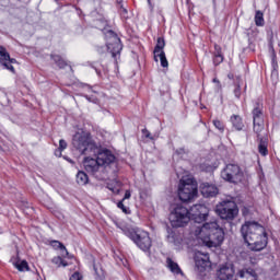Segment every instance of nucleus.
Listing matches in <instances>:
<instances>
[{"mask_svg": "<svg viewBox=\"0 0 280 280\" xmlns=\"http://www.w3.org/2000/svg\"><path fill=\"white\" fill-rule=\"evenodd\" d=\"M209 217V208L205 205H195L188 210L185 206L177 205L170 213L168 220L174 229L185 226L187 222L194 220L190 226L189 240L195 246L202 245L208 248H218L224 242V230L218 222H209L200 225Z\"/></svg>", "mask_w": 280, "mask_h": 280, "instance_id": "1", "label": "nucleus"}, {"mask_svg": "<svg viewBox=\"0 0 280 280\" xmlns=\"http://www.w3.org/2000/svg\"><path fill=\"white\" fill-rule=\"evenodd\" d=\"M243 240H245L249 250L259 252L268 246V235L266 228L255 221H247L241 228Z\"/></svg>", "mask_w": 280, "mask_h": 280, "instance_id": "2", "label": "nucleus"}, {"mask_svg": "<svg viewBox=\"0 0 280 280\" xmlns=\"http://www.w3.org/2000/svg\"><path fill=\"white\" fill-rule=\"evenodd\" d=\"M72 147L78 150L80 154L85 156H92L97 152V144L91 137V133L86 131H77L72 138Z\"/></svg>", "mask_w": 280, "mask_h": 280, "instance_id": "3", "label": "nucleus"}, {"mask_svg": "<svg viewBox=\"0 0 280 280\" xmlns=\"http://www.w3.org/2000/svg\"><path fill=\"white\" fill-rule=\"evenodd\" d=\"M178 197L182 202H191L198 198V184L191 177H183L178 185Z\"/></svg>", "mask_w": 280, "mask_h": 280, "instance_id": "4", "label": "nucleus"}, {"mask_svg": "<svg viewBox=\"0 0 280 280\" xmlns=\"http://www.w3.org/2000/svg\"><path fill=\"white\" fill-rule=\"evenodd\" d=\"M221 178L226 183L237 185L244 180V171L240 165L230 163L221 171Z\"/></svg>", "mask_w": 280, "mask_h": 280, "instance_id": "5", "label": "nucleus"}, {"mask_svg": "<svg viewBox=\"0 0 280 280\" xmlns=\"http://www.w3.org/2000/svg\"><path fill=\"white\" fill-rule=\"evenodd\" d=\"M217 213L222 220H234L235 215L238 213L237 205L231 200L222 201L219 206H217Z\"/></svg>", "mask_w": 280, "mask_h": 280, "instance_id": "6", "label": "nucleus"}, {"mask_svg": "<svg viewBox=\"0 0 280 280\" xmlns=\"http://www.w3.org/2000/svg\"><path fill=\"white\" fill-rule=\"evenodd\" d=\"M127 235L137 244V246L141 248V250H150L152 240L150 238V234H148V232L138 230L128 232Z\"/></svg>", "mask_w": 280, "mask_h": 280, "instance_id": "7", "label": "nucleus"}, {"mask_svg": "<svg viewBox=\"0 0 280 280\" xmlns=\"http://www.w3.org/2000/svg\"><path fill=\"white\" fill-rule=\"evenodd\" d=\"M92 156H95L101 165V167L106 170V167H110V165H115V154L108 149H102L97 145V151L92 153Z\"/></svg>", "mask_w": 280, "mask_h": 280, "instance_id": "8", "label": "nucleus"}, {"mask_svg": "<svg viewBox=\"0 0 280 280\" xmlns=\"http://www.w3.org/2000/svg\"><path fill=\"white\" fill-rule=\"evenodd\" d=\"M105 38L107 40V50L112 54L113 58H115L117 54H121V39H119L115 32L107 31Z\"/></svg>", "mask_w": 280, "mask_h": 280, "instance_id": "9", "label": "nucleus"}, {"mask_svg": "<svg viewBox=\"0 0 280 280\" xmlns=\"http://www.w3.org/2000/svg\"><path fill=\"white\" fill-rule=\"evenodd\" d=\"M253 119H254V132H256L257 137H260V132L264 130V107L261 105H257V107L253 110Z\"/></svg>", "mask_w": 280, "mask_h": 280, "instance_id": "10", "label": "nucleus"}, {"mask_svg": "<svg viewBox=\"0 0 280 280\" xmlns=\"http://www.w3.org/2000/svg\"><path fill=\"white\" fill-rule=\"evenodd\" d=\"M163 49H165V39L159 37L156 46L154 48V58L156 61L160 59L162 67H170V63L167 62V57H165V51H163Z\"/></svg>", "mask_w": 280, "mask_h": 280, "instance_id": "11", "label": "nucleus"}, {"mask_svg": "<svg viewBox=\"0 0 280 280\" xmlns=\"http://www.w3.org/2000/svg\"><path fill=\"white\" fill-rule=\"evenodd\" d=\"M83 167L85 171H88L89 174H97L100 172H104V168H102V165L100 164V160L97 158H85L83 160Z\"/></svg>", "mask_w": 280, "mask_h": 280, "instance_id": "12", "label": "nucleus"}, {"mask_svg": "<svg viewBox=\"0 0 280 280\" xmlns=\"http://www.w3.org/2000/svg\"><path fill=\"white\" fill-rule=\"evenodd\" d=\"M219 280H231L235 277V267L231 264L221 265L217 270Z\"/></svg>", "mask_w": 280, "mask_h": 280, "instance_id": "13", "label": "nucleus"}, {"mask_svg": "<svg viewBox=\"0 0 280 280\" xmlns=\"http://www.w3.org/2000/svg\"><path fill=\"white\" fill-rule=\"evenodd\" d=\"M195 266L199 272H205L209 268V255L197 252L195 254Z\"/></svg>", "mask_w": 280, "mask_h": 280, "instance_id": "14", "label": "nucleus"}, {"mask_svg": "<svg viewBox=\"0 0 280 280\" xmlns=\"http://www.w3.org/2000/svg\"><path fill=\"white\" fill-rule=\"evenodd\" d=\"M235 280H257V272L250 268H244L237 271Z\"/></svg>", "mask_w": 280, "mask_h": 280, "instance_id": "15", "label": "nucleus"}, {"mask_svg": "<svg viewBox=\"0 0 280 280\" xmlns=\"http://www.w3.org/2000/svg\"><path fill=\"white\" fill-rule=\"evenodd\" d=\"M201 194L206 198H213V196H218V187L215 185L203 183L200 186Z\"/></svg>", "mask_w": 280, "mask_h": 280, "instance_id": "16", "label": "nucleus"}, {"mask_svg": "<svg viewBox=\"0 0 280 280\" xmlns=\"http://www.w3.org/2000/svg\"><path fill=\"white\" fill-rule=\"evenodd\" d=\"M258 152L261 154V156H268V141L264 138H261L259 141Z\"/></svg>", "mask_w": 280, "mask_h": 280, "instance_id": "17", "label": "nucleus"}, {"mask_svg": "<svg viewBox=\"0 0 280 280\" xmlns=\"http://www.w3.org/2000/svg\"><path fill=\"white\" fill-rule=\"evenodd\" d=\"M167 241L170 244H174V246H180L183 244V238L180 236L176 235V233H174V232L168 234Z\"/></svg>", "mask_w": 280, "mask_h": 280, "instance_id": "18", "label": "nucleus"}, {"mask_svg": "<svg viewBox=\"0 0 280 280\" xmlns=\"http://www.w3.org/2000/svg\"><path fill=\"white\" fill-rule=\"evenodd\" d=\"M52 246L55 248L61 249V257H68L69 259H71V255H69V252L67 250V247L62 243H60L58 241H54Z\"/></svg>", "mask_w": 280, "mask_h": 280, "instance_id": "19", "label": "nucleus"}, {"mask_svg": "<svg viewBox=\"0 0 280 280\" xmlns=\"http://www.w3.org/2000/svg\"><path fill=\"white\" fill-rule=\"evenodd\" d=\"M77 183H78V185L89 184V175H86V173H84L83 171H80L77 174Z\"/></svg>", "mask_w": 280, "mask_h": 280, "instance_id": "20", "label": "nucleus"}, {"mask_svg": "<svg viewBox=\"0 0 280 280\" xmlns=\"http://www.w3.org/2000/svg\"><path fill=\"white\" fill-rule=\"evenodd\" d=\"M232 125L237 129L242 130L244 128V122H242V117L234 115L231 117Z\"/></svg>", "mask_w": 280, "mask_h": 280, "instance_id": "21", "label": "nucleus"}, {"mask_svg": "<svg viewBox=\"0 0 280 280\" xmlns=\"http://www.w3.org/2000/svg\"><path fill=\"white\" fill-rule=\"evenodd\" d=\"M167 266L171 270V272H174L175 275H180V267H178V264L174 262L172 259H167Z\"/></svg>", "mask_w": 280, "mask_h": 280, "instance_id": "22", "label": "nucleus"}, {"mask_svg": "<svg viewBox=\"0 0 280 280\" xmlns=\"http://www.w3.org/2000/svg\"><path fill=\"white\" fill-rule=\"evenodd\" d=\"M52 264H55L57 268H60V266H62L63 268H67V266H69V264H67V261H65V259H62L60 256L54 257Z\"/></svg>", "mask_w": 280, "mask_h": 280, "instance_id": "23", "label": "nucleus"}, {"mask_svg": "<svg viewBox=\"0 0 280 280\" xmlns=\"http://www.w3.org/2000/svg\"><path fill=\"white\" fill-rule=\"evenodd\" d=\"M0 60L1 62H8V60H10V54L3 46H0Z\"/></svg>", "mask_w": 280, "mask_h": 280, "instance_id": "24", "label": "nucleus"}, {"mask_svg": "<svg viewBox=\"0 0 280 280\" xmlns=\"http://www.w3.org/2000/svg\"><path fill=\"white\" fill-rule=\"evenodd\" d=\"M255 24H256L258 27L264 26V13H262L261 11H256Z\"/></svg>", "mask_w": 280, "mask_h": 280, "instance_id": "25", "label": "nucleus"}, {"mask_svg": "<svg viewBox=\"0 0 280 280\" xmlns=\"http://www.w3.org/2000/svg\"><path fill=\"white\" fill-rule=\"evenodd\" d=\"M15 268L20 272H25V271L30 270V265H27V262L25 260H22L21 262L15 264Z\"/></svg>", "mask_w": 280, "mask_h": 280, "instance_id": "26", "label": "nucleus"}, {"mask_svg": "<svg viewBox=\"0 0 280 280\" xmlns=\"http://www.w3.org/2000/svg\"><path fill=\"white\" fill-rule=\"evenodd\" d=\"M52 60H55L59 69H65V67H67V62H65V60H62V58L58 55H54Z\"/></svg>", "mask_w": 280, "mask_h": 280, "instance_id": "27", "label": "nucleus"}, {"mask_svg": "<svg viewBox=\"0 0 280 280\" xmlns=\"http://www.w3.org/2000/svg\"><path fill=\"white\" fill-rule=\"evenodd\" d=\"M213 126L219 130L220 132H224V124L222 121L214 119L213 120Z\"/></svg>", "mask_w": 280, "mask_h": 280, "instance_id": "28", "label": "nucleus"}, {"mask_svg": "<svg viewBox=\"0 0 280 280\" xmlns=\"http://www.w3.org/2000/svg\"><path fill=\"white\" fill-rule=\"evenodd\" d=\"M223 60H224V57H222V55H217L214 57V63L215 65H220L221 62H223Z\"/></svg>", "mask_w": 280, "mask_h": 280, "instance_id": "29", "label": "nucleus"}, {"mask_svg": "<svg viewBox=\"0 0 280 280\" xmlns=\"http://www.w3.org/2000/svg\"><path fill=\"white\" fill-rule=\"evenodd\" d=\"M235 97H240L242 95L240 83H236V88L234 90Z\"/></svg>", "mask_w": 280, "mask_h": 280, "instance_id": "30", "label": "nucleus"}, {"mask_svg": "<svg viewBox=\"0 0 280 280\" xmlns=\"http://www.w3.org/2000/svg\"><path fill=\"white\" fill-rule=\"evenodd\" d=\"M118 209H121L124 213H128V209L124 206V201H119L117 205Z\"/></svg>", "mask_w": 280, "mask_h": 280, "instance_id": "31", "label": "nucleus"}, {"mask_svg": "<svg viewBox=\"0 0 280 280\" xmlns=\"http://www.w3.org/2000/svg\"><path fill=\"white\" fill-rule=\"evenodd\" d=\"M59 150L60 151L67 150V141H65V140L59 141Z\"/></svg>", "mask_w": 280, "mask_h": 280, "instance_id": "32", "label": "nucleus"}, {"mask_svg": "<svg viewBox=\"0 0 280 280\" xmlns=\"http://www.w3.org/2000/svg\"><path fill=\"white\" fill-rule=\"evenodd\" d=\"M70 280H82V276L80 272H74L71 277Z\"/></svg>", "mask_w": 280, "mask_h": 280, "instance_id": "33", "label": "nucleus"}, {"mask_svg": "<svg viewBox=\"0 0 280 280\" xmlns=\"http://www.w3.org/2000/svg\"><path fill=\"white\" fill-rule=\"evenodd\" d=\"M142 133L144 135V137L147 139H151V141L154 139V138H152V135L150 133V131H148V129H143Z\"/></svg>", "mask_w": 280, "mask_h": 280, "instance_id": "34", "label": "nucleus"}, {"mask_svg": "<svg viewBox=\"0 0 280 280\" xmlns=\"http://www.w3.org/2000/svg\"><path fill=\"white\" fill-rule=\"evenodd\" d=\"M3 67H5V69H8L9 71H11L12 73H14V66L9 65L8 62L3 63Z\"/></svg>", "mask_w": 280, "mask_h": 280, "instance_id": "35", "label": "nucleus"}, {"mask_svg": "<svg viewBox=\"0 0 280 280\" xmlns=\"http://www.w3.org/2000/svg\"><path fill=\"white\" fill-rule=\"evenodd\" d=\"M130 196H131L130 190H126L125 197L122 200H129Z\"/></svg>", "mask_w": 280, "mask_h": 280, "instance_id": "36", "label": "nucleus"}, {"mask_svg": "<svg viewBox=\"0 0 280 280\" xmlns=\"http://www.w3.org/2000/svg\"><path fill=\"white\" fill-rule=\"evenodd\" d=\"M7 61H9L10 65H16V59H14V58L9 57V59H7Z\"/></svg>", "mask_w": 280, "mask_h": 280, "instance_id": "37", "label": "nucleus"}, {"mask_svg": "<svg viewBox=\"0 0 280 280\" xmlns=\"http://www.w3.org/2000/svg\"><path fill=\"white\" fill-rule=\"evenodd\" d=\"M121 15L126 16V14H128V10H126V8H121Z\"/></svg>", "mask_w": 280, "mask_h": 280, "instance_id": "38", "label": "nucleus"}, {"mask_svg": "<svg viewBox=\"0 0 280 280\" xmlns=\"http://www.w3.org/2000/svg\"><path fill=\"white\" fill-rule=\"evenodd\" d=\"M112 191H114V194H119V189H113V188H109Z\"/></svg>", "mask_w": 280, "mask_h": 280, "instance_id": "39", "label": "nucleus"}, {"mask_svg": "<svg viewBox=\"0 0 280 280\" xmlns=\"http://www.w3.org/2000/svg\"><path fill=\"white\" fill-rule=\"evenodd\" d=\"M228 78H229V80H233V74L229 73Z\"/></svg>", "mask_w": 280, "mask_h": 280, "instance_id": "40", "label": "nucleus"}, {"mask_svg": "<svg viewBox=\"0 0 280 280\" xmlns=\"http://www.w3.org/2000/svg\"><path fill=\"white\" fill-rule=\"evenodd\" d=\"M213 82L217 83V84H220V80H218L215 78L213 79Z\"/></svg>", "mask_w": 280, "mask_h": 280, "instance_id": "41", "label": "nucleus"}, {"mask_svg": "<svg viewBox=\"0 0 280 280\" xmlns=\"http://www.w3.org/2000/svg\"><path fill=\"white\" fill-rule=\"evenodd\" d=\"M70 163H73V161L69 160Z\"/></svg>", "mask_w": 280, "mask_h": 280, "instance_id": "42", "label": "nucleus"}, {"mask_svg": "<svg viewBox=\"0 0 280 280\" xmlns=\"http://www.w3.org/2000/svg\"><path fill=\"white\" fill-rule=\"evenodd\" d=\"M148 3H150V0H148Z\"/></svg>", "mask_w": 280, "mask_h": 280, "instance_id": "43", "label": "nucleus"}]
</instances>
